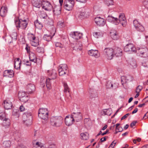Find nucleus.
<instances>
[{"instance_id": "1", "label": "nucleus", "mask_w": 148, "mask_h": 148, "mask_svg": "<svg viewBox=\"0 0 148 148\" xmlns=\"http://www.w3.org/2000/svg\"><path fill=\"white\" fill-rule=\"evenodd\" d=\"M14 23L18 30L20 28L25 29L27 26V22L26 19L22 20L21 19L16 18L14 20Z\"/></svg>"}, {"instance_id": "2", "label": "nucleus", "mask_w": 148, "mask_h": 148, "mask_svg": "<svg viewBox=\"0 0 148 148\" xmlns=\"http://www.w3.org/2000/svg\"><path fill=\"white\" fill-rule=\"evenodd\" d=\"M63 118L60 116H53L50 119L51 124L53 126L59 127L62 124Z\"/></svg>"}, {"instance_id": "3", "label": "nucleus", "mask_w": 148, "mask_h": 148, "mask_svg": "<svg viewBox=\"0 0 148 148\" xmlns=\"http://www.w3.org/2000/svg\"><path fill=\"white\" fill-rule=\"evenodd\" d=\"M114 49L112 48H106L103 52L105 57L108 60H111L114 56Z\"/></svg>"}, {"instance_id": "4", "label": "nucleus", "mask_w": 148, "mask_h": 148, "mask_svg": "<svg viewBox=\"0 0 148 148\" xmlns=\"http://www.w3.org/2000/svg\"><path fill=\"white\" fill-rule=\"evenodd\" d=\"M48 111L46 108H41L38 112V117L42 119L47 120L48 118Z\"/></svg>"}, {"instance_id": "5", "label": "nucleus", "mask_w": 148, "mask_h": 148, "mask_svg": "<svg viewBox=\"0 0 148 148\" xmlns=\"http://www.w3.org/2000/svg\"><path fill=\"white\" fill-rule=\"evenodd\" d=\"M59 74L62 76L65 75L68 72V68L66 64H62L59 65L58 67Z\"/></svg>"}, {"instance_id": "6", "label": "nucleus", "mask_w": 148, "mask_h": 148, "mask_svg": "<svg viewBox=\"0 0 148 148\" xmlns=\"http://www.w3.org/2000/svg\"><path fill=\"white\" fill-rule=\"evenodd\" d=\"M75 1L73 0H65L64 2V8L66 10L70 11L72 10L74 5Z\"/></svg>"}, {"instance_id": "7", "label": "nucleus", "mask_w": 148, "mask_h": 148, "mask_svg": "<svg viewBox=\"0 0 148 148\" xmlns=\"http://www.w3.org/2000/svg\"><path fill=\"white\" fill-rule=\"evenodd\" d=\"M42 8L46 11H51L53 8L50 2L47 1H43L41 2Z\"/></svg>"}, {"instance_id": "8", "label": "nucleus", "mask_w": 148, "mask_h": 148, "mask_svg": "<svg viewBox=\"0 0 148 148\" xmlns=\"http://www.w3.org/2000/svg\"><path fill=\"white\" fill-rule=\"evenodd\" d=\"M136 51L140 53V54L139 55L141 57L146 58L148 56V50L146 47L139 48L136 50Z\"/></svg>"}, {"instance_id": "9", "label": "nucleus", "mask_w": 148, "mask_h": 148, "mask_svg": "<svg viewBox=\"0 0 148 148\" xmlns=\"http://www.w3.org/2000/svg\"><path fill=\"white\" fill-rule=\"evenodd\" d=\"M118 24L120 23L123 27H125L127 25V21L125 15L123 13L120 14L118 19Z\"/></svg>"}, {"instance_id": "10", "label": "nucleus", "mask_w": 148, "mask_h": 148, "mask_svg": "<svg viewBox=\"0 0 148 148\" xmlns=\"http://www.w3.org/2000/svg\"><path fill=\"white\" fill-rule=\"evenodd\" d=\"M133 24L137 31L140 32H142L144 31V27L138 22L137 20H134L133 21Z\"/></svg>"}, {"instance_id": "11", "label": "nucleus", "mask_w": 148, "mask_h": 148, "mask_svg": "<svg viewBox=\"0 0 148 148\" xmlns=\"http://www.w3.org/2000/svg\"><path fill=\"white\" fill-rule=\"evenodd\" d=\"M47 73L48 75L50 77V78H49L51 79L50 81H49L50 82H53V81L56 78L57 76L56 70L54 69L48 70Z\"/></svg>"}, {"instance_id": "12", "label": "nucleus", "mask_w": 148, "mask_h": 148, "mask_svg": "<svg viewBox=\"0 0 148 148\" xmlns=\"http://www.w3.org/2000/svg\"><path fill=\"white\" fill-rule=\"evenodd\" d=\"M71 116L76 122L80 121L82 118V114L80 112H73Z\"/></svg>"}, {"instance_id": "13", "label": "nucleus", "mask_w": 148, "mask_h": 148, "mask_svg": "<svg viewBox=\"0 0 148 148\" xmlns=\"http://www.w3.org/2000/svg\"><path fill=\"white\" fill-rule=\"evenodd\" d=\"M124 50L126 52L133 51L135 52L136 49L134 45L131 43L127 44L124 48Z\"/></svg>"}, {"instance_id": "14", "label": "nucleus", "mask_w": 148, "mask_h": 148, "mask_svg": "<svg viewBox=\"0 0 148 148\" xmlns=\"http://www.w3.org/2000/svg\"><path fill=\"white\" fill-rule=\"evenodd\" d=\"M90 11L88 9H83L79 12L80 18H87L90 15Z\"/></svg>"}, {"instance_id": "15", "label": "nucleus", "mask_w": 148, "mask_h": 148, "mask_svg": "<svg viewBox=\"0 0 148 148\" xmlns=\"http://www.w3.org/2000/svg\"><path fill=\"white\" fill-rule=\"evenodd\" d=\"M96 23L99 26H103L105 24V20L100 17H97L95 19Z\"/></svg>"}, {"instance_id": "16", "label": "nucleus", "mask_w": 148, "mask_h": 148, "mask_svg": "<svg viewBox=\"0 0 148 148\" xmlns=\"http://www.w3.org/2000/svg\"><path fill=\"white\" fill-rule=\"evenodd\" d=\"M65 121L66 125L68 126H70L73 124L74 121L73 118L71 115H69L66 116Z\"/></svg>"}, {"instance_id": "17", "label": "nucleus", "mask_w": 148, "mask_h": 148, "mask_svg": "<svg viewBox=\"0 0 148 148\" xmlns=\"http://www.w3.org/2000/svg\"><path fill=\"white\" fill-rule=\"evenodd\" d=\"M121 80L122 83H126L131 82L132 80V78L130 75L123 76L121 77Z\"/></svg>"}, {"instance_id": "18", "label": "nucleus", "mask_w": 148, "mask_h": 148, "mask_svg": "<svg viewBox=\"0 0 148 148\" xmlns=\"http://www.w3.org/2000/svg\"><path fill=\"white\" fill-rule=\"evenodd\" d=\"M10 100V99H8L4 101V106L5 109L8 110L11 109L12 106V104Z\"/></svg>"}, {"instance_id": "19", "label": "nucleus", "mask_w": 148, "mask_h": 148, "mask_svg": "<svg viewBox=\"0 0 148 148\" xmlns=\"http://www.w3.org/2000/svg\"><path fill=\"white\" fill-rule=\"evenodd\" d=\"M88 54L90 56L98 58L100 56V54L97 50L91 49L88 51Z\"/></svg>"}, {"instance_id": "20", "label": "nucleus", "mask_w": 148, "mask_h": 148, "mask_svg": "<svg viewBox=\"0 0 148 148\" xmlns=\"http://www.w3.org/2000/svg\"><path fill=\"white\" fill-rule=\"evenodd\" d=\"M4 76L12 77L14 75V72L12 70H8L5 71L3 73Z\"/></svg>"}, {"instance_id": "21", "label": "nucleus", "mask_w": 148, "mask_h": 148, "mask_svg": "<svg viewBox=\"0 0 148 148\" xmlns=\"http://www.w3.org/2000/svg\"><path fill=\"white\" fill-rule=\"evenodd\" d=\"M53 31L52 33H51L50 35L45 34L43 36V39L44 40L49 41L51 39L52 37L54 35L56 32L55 29L54 28L53 29Z\"/></svg>"}, {"instance_id": "22", "label": "nucleus", "mask_w": 148, "mask_h": 148, "mask_svg": "<svg viewBox=\"0 0 148 148\" xmlns=\"http://www.w3.org/2000/svg\"><path fill=\"white\" fill-rule=\"evenodd\" d=\"M111 37L114 40H116L119 38V36L118 33L115 30H111L110 33Z\"/></svg>"}, {"instance_id": "23", "label": "nucleus", "mask_w": 148, "mask_h": 148, "mask_svg": "<svg viewBox=\"0 0 148 148\" xmlns=\"http://www.w3.org/2000/svg\"><path fill=\"white\" fill-rule=\"evenodd\" d=\"M107 20L108 21L112 22L116 25L118 24V19L112 16H108L107 18Z\"/></svg>"}, {"instance_id": "24", "label": "nucleus", "mask_w": 148, "mask_h": 148, "mask_svg": "<svg viewBox=\"0 0 148 148\" xmlns=\"http://www.w3.org/2000/svg\"><path fill=\"white\" fill-rule=\"evenodd\" d=\"M82 36V33L78 32H74L72 34V37L75 40H78L81 38Z\"/></svg>"}, {"instance_id": "25", "label": "nucleus", "mask_w": 148, "mask_h": 148, "mask_svg": "<svg viewBox=\"0 0 148 148\" xmlns=\"http://www.w3.org/2000/svg\"><path fill=\"white\" fill-rule=\"evenodd\" d=\"M114 50V56L116 55L117 56H121L122 54V50L119 47H115Z\"/></svg>"}, {"instance_id": "26", "label": "nucleus", "mask_w": 148, "mask_h": 148, "mask_svg": "<svg viewBox=\"0 0 148 148\" xmlns=\"http://www.w3.org/2000/svg\"><path fill=\"white\" fill-rule=\"evenodd\" d=\"M30 117H31V119H32V116L30 112H24L23 115V121H26L27 120L29 119Z\"/></svg>"}, {"instance_id": "27", "label": "nucleus", "mask_w": 148, "mask_h": 148, "mask_svg": "<svg viewBox=\"0 0 148 148\" xmlns=\"http://www.w3.org/2000/svg\"><path fill=\"white\" fill-rule=\"evenodd\" d=\"M20 59L17 58L15 60L14 68L17 70L19 69L20 68L21 61H19Z\"/></svg>"}, {"instance_id": "28", "label": "nucleus", "mask_w": 148, "mask_h": 148, "mask_svg": "<svg viewBox=\"0 0 148 148\" xmlns=\"http://www.w3.org/2000/svg\"><path fill=\"white\" fill-rule=\"evenodd\" d=\"M7 12V8L5 6H3L0 10V15L2 17H4L6 14Z\"/></svg>"}, {"instance_id": "29", "label": "nucleus", "mask_w": 148, "mask_h": 148, "mask_svg": "<svg viewBox=\"0 0 148 148\" xmlns=\"http://www.w3.org/2000/svg\"><path fill=\"white\" fill-rule=\"evenodd\" d=\"M27 86V89L29 93H31L35 90V87L34 84H28Z\"/></svg>"}, {"instance_id": "30", "label": "nucleus", "mask_w": 148, "mask_h": 148, "mask_svg": "<svg viewBox=\"0 0 148 148\" xmlns=\"http://www.w3.org/2000/svg\"><path fill=\"white\" fill-rule=\"evenodd\" d=\"M73 49L76 51H79L82 49V42H77L75 45L73 47Z\"/></svg>"}, {"instance_id": "31", "label": "nucleus", "mask_w": 148, "mask_h": 148, "mask_svg": "<svg viewBox=\"0 0 148 148\" xmlns=\"http://www.w3.org/2000/svg\"><path fill=\"white\" fill-rule=\"evenodd\" d=\"M32 2L33 5L38 8H40L41 6V2L38 0H32Z\"/></svg>"}, {"instance_id": "32", "label": "nucleus", "mask_w": 148, "mask_h": 148, "mask_svg": "<svg viewBox=\"0 0 148 148\" xmlns=\"http://www.w3.org/2000/svg\"><path fill=\"white\" fill-rule=\"evenodd\" d=\"M2 120V124L3 126L7 127L10 125V120L9 119L5 117Z\"/></svg>"}, {"instance_id": "33", "label": "nucleus", "mask_w": 148, "mask_h": 148, "mask_svg": "<svg viewBox=\"0 0 148 148\" xmlns=\"http://www.w3.org/2000/svg\"><path fill=\"white\" fill-rule=\"evenodd\" d=\"M34 146L33 148H46L45 147L43 144L40 142H36L33 143Z\"/></svg>"}, {"instance_id": "34", "label": "nucleus", "mask_w": 148, "mask_h": 148, "mask_svg": "<svg viewBox=\"0 0 148 148\" xmlns=\"http://www.w3.org/2000/svg\"><path fill=\"white\" fill-rule=\"evenodd\" d=\"M80 136V138L82 140H86L89 138V134L87 132L81 133Z\"/></svg>"}, {"instance_id": "35", "label": "nucleus", "mask_w": 148, "mask_h": 148, "mask_svg": "<svg viewBox=\"0 0 148 148\" xmlns=\"http://www.w3.org/2000/svg\"><path fill=\"white\" fill-rule=\"evenodd\" d=\"M61 8L59 6L56 7L53 11L55 14L56 15L60 14L61 13Z\"/></svg>"}, {"instance_id": "36", "label": "nucleus", "mask_w": 148, "mask_h": 148, "mask_svg": "<svg viewBox=\"0 0 148 148\" xmlns=\"http://www.w3.org/2000/svg\"><path fill=\"white\" fill-rule=\"evenodd\" d=\"M29 57L30 61L34 62L35 63L37 61L36 60H35L36 56L34 53H29Z\"/></svg>"}, {"instance_id": "37", "label": "nucleus", "mask_w": 148, "mask_h": 148, "mask_svg": "<svg viewBox=\"0 0 148 148\" xmlns=\"http://www.w3.org/2000/svg\"><path fill=\"white\" fill-rule=\"evenodd\" d=\"M50 80V79H47L46 77L42 76L41 77L40 81L41 83L45 82L46 83H50L49 81Z\"/></svg>"}, {"instance_id": "38", "label": "nucleus", "mask_w": 148, "mask_h": 148, "mask_svg": "<svg viewBox=\"0 0 148 148\" xmlns=\"http://www.w3.org/2000/svg\"><path fill=\"white\" fill-rule=\"evenodd\" d=\"M30 43L34 47H36L39 44V41L36 38L33 40H32L30 41Z\"/></svg>"}, {"instance_id": "39", "label": "nucleus", "mask_w": 148, "mask_h": 148, "mask_svg": "<svg viewBox=\"0 0 148 148\" xmlns=\"http://www.w3.org/2000/svg\"><path fill=\"white\" fill-rule=\"evenodd\" d=\"M24 123L27 126H29L31 125L32 123V119H31V117L29 118L28 120H27L26 121H23Z\"/></svg>"}, {"instance_id": "40", "label": "nucleus", "mask_w": 148, "mask_h": 148, "mask_svg": "<svg viewBox=\"0 0 148 148\" xmlns=\"http://www.w3.org/2000/svg\"><path fill=\"white\" fill-rule=\"evenodd\" d=\"M11 145L10 140L5 141L3 143V146L5 148H10Z\"/></svg>"}, {"instance_id": "41", "label": "nucleus", "mask_w": 148, "mask_h": 148, "mask_svg": "<svg viewBox=\"0 0 148 148\" xmlns=\"http://www.w3.org/2000/svg\"><path fill=\"white\" fill-rule=\"evenodd\" d=\"M106 84V87L107 89H110L114 87V88H116L117 87V86L116 85V84Z\"/></svg>"}, {"instance_id": "42", "label": "nucleus", "mask_w": 148, "mask_h": 148, "mask_svg": "<svg viewBox=\"0 0 148 148\" xmlns=\"http://www.w3.org/2000/svg\"><path fill=\"white\" fill-rule=\"evenodd\" d=\"M35 25V27L39 29H41L42 27V24L39 23L38 20H37L34 23Z\"/></svg>"}, {"instance_id": "43", "label": "nucleus", "mask_w": 148, "mask_h": 148, "mask_svg": "<svg viewBox=\"0 0 148 148\" xmlns=\"http://www.w3.org/2000/svg\"><path fill=\"white\" fill-rule=\"evenodd\" d=\"M94 36L96 38H98L100 36H102L103 34L101 32H95L93 34Z\"/></svg>"}, {"instance_id": "44", "label": "nucleus", "mask_w": 148, "mask_h": 148, "mask_svg": "<svg viewBox=\"0 0 148 148\" xmlns=\"http://www.w3.org/2000/svg\"><path fill=\"white\" fill-rule=\"evenodd\" d=\"M130 64L133 68L136 67L137 65L136 61L135 60H132L130 61Z\"/></svg>"}, {"instance_id": "45", "label": "nucleus", "mask_w": 148, "mask_h": 148, "mask_svg": "<svg viewBox=\"0 0 148 148\" xmlns=\"http://www.w3.org/2000/svg\"><path fill=\"white\" fill-rule=\"evenodd\" d=\"M29 97L28 95H26L25 97L20 98V100L23 102H26L29 100Z\"/></svg>"}, {"instance_id": "46", "label": "nucleus", "mask_w": 148, "mask_h": 148, "mask_svg": "<svg viewBox=\"0 0 148 148\" xmlns=\"http://www.w3.org/2000/svg\"><path fill=\"white\" fill-rule=\"evenodd\" d=\"M18 95L19 99L27 95L26 92L23 91L19 92Z\"/></svg>"}, {"instance_id": "47", "label": "nucleus", "mask_w": 148, "mask_h": 148, "mask_svg": "<svg viewBox=\"0 0 148 148\" xmlns=\"http://www.w3.org/2000/svg\"><path fill=\"white\" fill-rule=\"evenodd\" d=\"M36 38V37L34 34H28V38L30 41L32 40H33Z\"/></svg>"}, {"instance_id": "48", "label": "nucleus", "mask_w": 148, "mask_h": 148, "mask_svg": "<svg viewBox=\"0 0 148 148\" xmlns=\"http://www.w3.org/2000/svg\"><path fill=\"white\" fill-rule=\"evenodd\" d=\"M17 33L15 32H14L11 33L9 36L11 37L12 40H16L17 38Z\"/></svg>"}, {"instance_id": "49", "label": "nucleus", "mask_w": 148, "mask_h": 148, "mask_svg": "<svg viewBox=\"0 0 148 148\" xmlns=\"http://www.w3.org/2000/svg\"><path fill=\"white\" fill-rule=\"evenodd\" d=\"M64 92H69L70 91V89L67 84H64Z\"/></svg>"}, {"instance_id": "50", "label": "nucleus", "mask_w": 148, "mask_h": 148, "mask_svg": "<svg viewBox=\"0 0 148 148\" xmlns=\"http://www.w3.org/2000/svg\"><path fill=\"white\" fill-rule=\"evenodd\" d=\"M109 111V110L108 109H105L104 110L102 111V114L103 115H110V114H109L108 113V112Z\"/></svg>"}, {"instance_id": "51", "label": "nucleus", "mask_w": 148, "mask_h": 148, "mask_svg": "<svg viewBox=\"0 0 148 148\" xmlns=\"http://www.w3.org/2000/svg\"><path fill=\"white\" fill-rule=\"evenodd\" d=\"M12 39L11 37L10 36H7L6 37L5 40L6 42L9 43H10L12 42Z\"/></svg>"}, {"instance_id": "52", "label": "nucleus", "mask_w": 148, "mask_h": 148, "mask_svg": "<svg viewBox=\"0 0 148 148\" xmlns=\"http://www.w3.org/2000/svg\"><path fill=\"white\" fill-rule=\"evenodd\" d=\"M106 4L108 5H113V2L112 0H106L105 1Z\"/></svg>"}, {"instance_id": "53", "label": "nucleus", "mask_w": 148, "mask_h": 148, "mask_svg": "<svg viewBox=\"0 0 148 148\" xmlns=\"http://www.w3.org/2000/svg\"><path fill=\"white\" fill-rule=\"evenodd\" d=\"M6 117V115L4 112H0V119L1 120H2Z\"/></svg>"}, {"instance_id": "54", "label": "nucleus", "mask_w": 148, "mask_h": 148, "mask_svg": "<svg viewBox=\"0 0 148 148\" xmlns=\"http://www.w3.org/2000/svg\"><path fill=\"white\" fill-rule=\"evenodd\" d=\"M19 111L17 109H14L12 111V114L15 116H18Z\"/></svg>"}, {"instance_id": "55", "label": "nucleus", "mask_w": 148, "mask_h": 148, "mask_svg": "<svg viewBox=\"0 0 148 148\" xmlns=\"http://www.w3.org/2000/svg\"><path fill=\"white\" fill-rule=\"evenodd\" d=\"M143 88V87L140 86H138L136 88V92H139Z\"/></svg>"}, {"instance_id": "56", "label": "nucleus", "mask_w": 148, "mask_h": 148, "mask_svg": "<svg viewBox=\"0 0 148 148\" xmlns=\"http://www.w3.org/2000/svg\"><path fill=\"white\" fill-rule=\"evenodd\" d=\"M36 51L39 53H41L43 51V48L41 47H38L36 49Z\"/></svg>"}, {"instance_id": "57", "label": "nucleus", "mask_w": 148, "mask_h": 148, "mask_svg": "<svg viewBox=\"0 0 148 148\" xmlns=\"http://www.w3.org/2000/svg\"><path fill=\"white\" fill-rule=\"evenodd\" d=\"M55 46L56 47H59L60 48H62L63 47V45L60 42H57L55 43Z\"/></svg>"}, {"instance_id": "58", "label": "nucleus", "mask_w": 148, "mask_h": 148, "mask_svg": "<svg viewBox=\"0 0 148 148\" xmlns=\"http://www.w3.org/2000/svg\"><path fill=\"white\" fill-rule=\"evenodd\" d=\"M116 143V142L113 141L109 146L108 148H113Z\"/></svg>"}, {"instance_id": "59", "label": "nucleus", "mask_w": 148, "mask_h": 148, "mask_svg": "<svg viewBox=\"0 0 148 148\" xmlns=\"http://www.w3.org/2000/svg\"><path fill=\"white\" fill-rule=\"evenodd\" d=\"M25 50L27 51L28 53L30 52V47L27 45H26V47L25 48Z\"/></svg>"}, {"instance_id": "60", "label": "nucleus", "mask_w": 148, "mask_h": 148, "mask_svg": "<svg viewBox=\"0 0 148 148\" xmlns=\"http://www.w3.org/2000/svg\"><path fill=\"white\" fill-rule=\"evenodd\" d=\"M136 123L137 122L136 121H133L130 124V126L132 127H133V126H134L136 125Z\"/></svg>"}, {"instance_id": "61", "label": "nucleus", "mask_w": 148, "mask_h": 148, "mask_svg": "<svg viewBox=\"0 0 148 148\" xmlns=\"http://www.w3.org/2000/svg\"><path fill=\"white\" fill-rule=\"evenodd\" d=\"M40 17L41 18L46 19L47 18V16L45 14H42L41 15H40Z\"/></svg>"}, {"instance_id": "62", "label": "nucleus", "mask_w": 148, "mask_h": 148, "mask_svg": "<svg viewBox=\"0 0 148 148\" xmlns=\"http://www.w3.org/2000/svg\"><path fill=\"white\" fill-rule=\"evenodd\" d=\"M25 108L23 106L21 105L19 108L21 112H23L25 110Z\"/></svg>"}, {"instance_id": "63", "label": "nucleus", "mask_w": 148, "mask_h": 148, "mask_svg": "<svg viewBox=\"0 0 148 148\" xmlns=\"http://www.w3.org/2000/svg\"><path fill=\"white\" fill-rule=\"evenodd\" d=\"M130 114L127 113L123 116L121 118V120H123L127 117V116L130 115Z\"/></svg>"}, {"instance_id": "64", "label": "nucleus", "mask_w": 148, "mask_h": 148, "mask_svg": "<svg viewBox=\"0 0 148 148\" xmlns=\"http://www.w3.org/2000/svg\"><path fill=\"white\" fill-rule=\"evenodd\" d=\"M46 85L48 89H50L51 88V84H46Z\"/></svg>"}]
</instances>
